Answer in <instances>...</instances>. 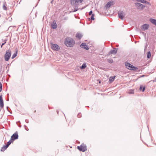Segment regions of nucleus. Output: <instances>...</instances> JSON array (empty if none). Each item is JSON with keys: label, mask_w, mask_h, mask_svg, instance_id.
Listing matches in <instances>:
<instances>
[{"label": "nucleus", "mask_w": 156, "mask_h": 156, "mask_svg": "<svg viewBox=\"0 0 156 156\" xmlns=\"http://www.w3.org/2000/svg\"><path fill=\"white\" fill-rule=\"evenodd\" d=\"M74 40L71 38L68 37L65 39V44L68 47H73L75 44Z\"/></svg>", "instance_id": "obj_1"}, {"label": "nucleus", "mask_w": 156, "mask_h": 156, "mask_svg": "<svg viewBox=\"0 0 156 156\" xmlns=\"http://www.w3.org/2000/svg\"><path fill=\"white\" fill-rule=\"evenodd\" d=\"M125 65L127 69L132 70H136L138 68L133 65L129 63L128 62H125Z\"/></svg>", "instance_id": "obj_2"}, {"label": "nucleus", "mask_w": 156, "mask_h": 156, "mask_svg": "<svg viewBox=\"0 0 156 156\" xmlns=\"http://www.w3.org/2000/svg\"><path fill=\"white\" fill-rule=\"evenodd\" d=\"M11 55V51L10 49H8L6 51L4 55V58L6 61H8Z\"/></svg>", "instance_id": "obj_3"}, {"label": "nucleus", "mask_w": 156, "mask_h": 156, "mask_svg": "<svg viewBox=\"0 0 156 156\" xmlns=\"http://www.w3.org/2000/svg\"><path fill=\"white\" fill-rule=\"evenodd\" d=\"M51 49L56 51H58L60 49L59 46L57 44H53L52 43H50Z\"/></svg>", "instance_id": "obj_4"}, {"label": "nucleus", "mask_w": 156, "mask_h": 156, "mask_svg": "<svg viewBox=\"0 0 156 156\" xmlns=\"http://www.w3.org/2000/svg\"><path fill=\"white\" fill-rule=\"evenodd\" d=\"M135 6L138 9L143 10L145 7V5L140 3L136 2L135 3Z\"/></svg>", "instance_id": "obj_5"}, {"label": "nucleus", "mask_w": 156, "mask_h": 156, "mask_svg": "<svg viewBox=\"0 0 156 156\" xmlns=\"http://www.w3.org/2000/svg\"><path fill=\"white\" fill-rule=\"evenodd\" d=\"M77 148L83 152H85L87 150V147L84 144H82L80 146H78Z\"/></svg>", "instance_id": "obj_6"}, {"label": "nucleus", "mask_w": 156, "mask_h": 156, "mask_svg": "<svg viewBox=\"0 0 156 156\" xmlns=\"http://www.w3.org/2000/svg\"><path fill=\"white\" fill-rule=\"evenodd\" d=\"M149 27V25L146 23L142 25L140 27L141 30H145L148 29Z\"/></svg>", "instance_id": "obj_7"}, {"label": "nucleus", "mask_w": 156, "mask_h": 156, "mask_svg": "<svg viewBox=\"0 0 156 156\" xmlns=\"http://www.w3.org/2000/svg\"><path fill=\"white\" fill-rule=\"evenodd\" d=\"M18 134L17 132H16L15 133L13 134L11 136V139L13 140H14L18 138Z\"/></svg>", "instance_id": "obj_8"}, {"label": "nucleus", "mask_w": 156, "mask_h": 156, "mask_svg": "<svg viewBox=\"0 0 156 156\" xmlns=\"http://www.w3.org/2000/svg\"><path fill=\"white\" fill-rule=\"evenodd\" d=\"M124 13L122 11L119 12L118 13V17L121 20H122L124 16Z\"/></svg>", "instance_id": "obj_9"}, {"label": "nucleus", "mask_w": 156, "mask_h": 156, "mask_svg": "<svg viewBox=\"0 0 156 156\" xmlns=\"http://www.w3.org/2000/svg\"><path fill=\"white\" fill-rule=\"evenodd\" d=\"M0 107L1 108L4 107V102L2 95L0 96Z\"/></svg>", "instance_id": "obj_10"}, {"label": "nucleus", "mask_w": 156, "mask_h": 156, "mask_svg": "<svg viewBox=\"0 0 156 156\" xmlns=\"http://www.w3.org/2000/svg\"><path fill=\"white\" fill-rule=\"evenodd\" d=\"M70 1L71 5L75 6L77 5L79 2L78 0H70Z\"/></svg>", "instance_id": "obj_11"}, {"label": "nucleus", "mask_w": 156, "mask_h": 156, "mask_svg": "<svg viewBox=\"0 0 156 156\" xmlns=\"http://www.w3.org/2000/svg\"><path fill=\"white\" fill-rule=\"evenodd\" d=\"M52 28L53 29H56L57 27V25L56 24V22L55 20H54L51 24Z\"/></svg>", "instance_id": "obj_12"}, {"label": "nucleus", "mask_w": 156, "mask_h": 156, "mask_svg": "<svg viewBox=\"0 0 156 156\" xmlns=\"http://www.w3.org/2000/svg\"><path fill=\"white\" fill-rule=\"evenodd\" d=\"M80 46L86 50H88L89 49L88 46L85 43H82L80 45Z\"/></svg>", "instance_id": "obj_13"}, {"label": "nucleus", "mask_w": 156, "mask_h": 156, "mask_svg": "<svg viewBox=\"0 0 156 156\" xmlns=\"http://www.w3.org/2000/svg\"><path fill=\"white\" fill-rule=\"evenodd\" d=\"M117 49L116 48H114L113 50H111L109 52V54L115 55L116 54Z\"/></svg>", "instance_id": "obj_14"}, {"label": "nucleus", "mask_w": 156, "mask_h": 156, "mask_svg": "<svg viewBox=\"0 0 156 156\" xmlns=\"http://www.w3.org/2000/svg\"><path fill=\"white\" fill-rule=\"evenodd\" d=\"M76 37L79 39L80 40L83 37V35L79 33H77L76 34Z\"/></svg>", "instance_id": "obj_15"}, {"label": "nucleus", "mask_w": 156, "mask_h": 156, "mask_svg": "<svg viewBox=\"0 0 156 156\" xmlns=\"http://www.w3.org/2000/svg\"><path fill=\"white\" fill-rule=\"evenodd\" d=\"M150 21L151 23L156 26V20L153 18H151L150 19Z\"/></svg>", "instance_id": "obj_16"}, {"label": "nucleus", "mask_w": 156, "mask_h": 156, "mask_svg": "<svg viewBox=\"0 0 156 156\" xmlns=\"http://www.w3.org/2000/svg\"><path fill=\"white\" fill-rule=\"evenodd\" d=\"M145 89V86H144L143 87L142 85H140V86L139 90L140 91H142L143 92H144Z\"/></svg>", "instance_id": "obj_17"}, {"label": "nucleus", "mask_w": 156, "mask_h": 156, "mask_svg": "<svg viewBox=\"0 0 156 156\" xmlns=\"http://www.w3.org/2000/svg\"><path fill=\"white\" fill-rule=\"evenodd\" d=\"M115 76H112V77H110V78L109 79V82L110 83H112V82L115 79Z\"/></svg>", "instance_id": "obj_18"}, {"label": "nucleus", "mask_w": 156, "mask_h": 156, "mask_svg": "<svg viewBox=\"0 0 156 156\" xmlns=\"http://www.w3.org/2000/svg\"><path fill=\"white\" fill-rule=\"evenodd\" d=\"M112 2H108L105 5V7L107 8H109L111 6V3H112Z\"/></svg>", "instance_id": "obj_19"}, {"label": "nucleus", "mask_w": 156, "mask_h": 156, "mask_svg": "<svg viewBox=\"0 0 156 156\" xmlns=\"http://www.w3.org/2000/svg\"><path fill=\"white\" fill-rule=\"evenodd\" d=\"M18 52V50H16L15 51V53H14L12 55V59H13L14 58H15L17 55Z\"/></svg>", "instance_id": "obj_20"}, {"label": "nucleus", "mask_w": 156, "mask_h": 156, "mask_svg": "<svg viewBox=\"0 0 156 156\" xmlns=\"http://www.w3.org/2000/svg\"><path fill=\"white\" fill-rule=\"evenodd\" d=\"M7 147L5 145H4L2 147L1 151H4Z\"/></svg>", "instance_id": "obj_21"}, {"label": "nucleus", "mask_w": 156, "mask_h": 156, "mask_svg": "<svg viewBox=\"0 0 156 156\" xmlns=\"http://www.w3.org/2000/svg\"><path fill=\"white\" fill-rule=\"evenodd\" d=\"M5 5H6V2H4L3 5V9L5 10H6L7 9V8L5 6Z\"/></svg>", "instance_id": "obj_22"}, {"label": "nucleus", "mask_w": 156, "mask_h": 156, "mask_svg": "<svg viewBox=\"0 0 156 156\" xmlns=\"http://www.w3.org/2000/svg\"><path fill=\"white\" fill-rule=\"evenodd\" d=\"M86 66H86V64L85 63H84L82 64V66L80 67V68L81 69H84L86 68Z\"/></svg>", "instance_id": "obj_23"}, {"label": "nucleus", "mask_w": 156, "mask_h": 156, "mask_svg": "<svg viewBox=\"0 0 156 156\" xmlns=\"http://www.w3.org/2000/svg\"><path fill=\"white\" fill-rule=\"evenodd\" d=\"M147 58H150L151 56V53L150 51L147 52Z\"/></svg>", "instance_id": "obj_24"}, {"label": "nucleus", "mask_w": 156, "mask_h": 156, "mask_svg": "<svg viewBox=\"0 0 156 156\" xmlns=\"http://www.w3.org/2000/svg\"><path fill=\"white\" fill-rule=\"evenodd\" d=\"M136 1L138 2H140L143 3H145L146 1L145 0H136Z\"/></svg>", "instance_id": "obj_25"}, {"label": "nucleus", "mask_w": 156, "mask_h": 156, "mask_svg": "<svg viewBox=\"0 0 156 156\" xmlns=\"http://www.w3.org/2000/svg\"><path fill=\"white\" fill-rule=\"evenodd\" d=\"M128 93L129 94H133L134 93V91L133 90H130L128 91Z\"/></svg>", "instance_id": "obj_26"}, {"label": "nucleus", "mask_w": 156, "mask_h": 156, "mask_svg": "<svg viewBox=\"0 0 156 156\" xmlns=\"http://www.w3.org/2000/svg\"><path fill=\"white\" fill-rule=\"evenodd\" d=\"M108 62L110 63H112L113 62V60L111 58L108 59Z\"/></svg>", "instance_id": "obj_27"}, {"label": "nucleus", "mask_w": 156, "mask_h": 156, "mask_svg": "<svg viewBox=\"0 0 156 156\" xmlns=\"http://www.w3.org/2000/svg\"><path fill=\"white\" fill-rule=\"evenodd\" d=\"M94 14H93L90 17V18H89L90 20H94Z\"/></svg>", "instance_id": "obj_28"}, {"label": "nucleus", "mask_w": 156, "mask_h": 156, "mask_svg": "<svg viewBox=\"0 0 156 156\" xmlns=\"http://www.w3.org/2000/svg\"><path fill=\"white\" fill-rule=\"evenodd\" d=\"M11 143V141L10 140H9L7 142V144L5 145L7 147H8Z\"/></svg>", "instance_id": "obj_29"}, {"label": "nucleus", "mask_w": 156, "mask_h": 156, "mask_svg": "<svg viewBox=\"0 0 156 156\" xmlns=\"http://www.w3.org/2000/svg\"><path fill=\"white\" fill-rule=\"evenodd\" d=\"M81 116H82V115H81V113H79L77 115V117L78 118H80L81 117Z\"/></svg>", "instance_id": "obj_30"}, {"label": "nucleus", "mask_w": 156, "mask_h": 156, "mask_svg": "<svg viewBox=\"0 0 156 156\" xmlns=\"http://www.w3.org/2000/svg\"><path fill=\"white\" fill-rule=\"evenodd\" d=\"M2 85L1 83L0 82V92L2 91Z\"/></svg>", "instance_id": "obj_31"}, {"label": "nucleus", "mask_w": 156, "mask_h": 156, "mask_svg": "<svg viewBox=\"0 0 156 156\" xmlns=\"http://www.w3.org/2000/svg\"><path fill=\"white\" fill-rule=\"evenodd\" d=\"M6 40L5 41L4 43H2V44L1 45V48H2V46L5 44V43H6Z\"/></svg>", "instance_id": "obj_32"}, {"label": "nucleus", "mask_w": 156, "mask_h": 156, "mask_svg": "<svg viewBox=\"0 0 156 156\" xmlns=\"http://www.w3.org/2000/svg\"><path fill=\"white\" fill-rule=\"evenodd\" d=\"M89 14L90 15H92V14H92V11L91 10L89 12Z\"/></svg>", "instance_id": "obj_33"}, {"label": "nucleus", "mask_w": 156, "mask_h": 156, "mask_svg": "<svg viewBox=\"0 0 156 156\" xmlns=\"http://www.w3.org/2000/svg\"><path fill=\"white\" fill-rule=\"evenodd\" d=\"M153 82H156V77L153 80Z\"/></svg>", "instance_id": "obj_34"}, {"label": "nucleus", "mask_w": 156, "mask_h": 156, "mask_svg": "<svg viewBox=\"0 0 156 156\" xmlns=\"http://www.w3.org/2000/svg\"><path fill=\"white\" fill-rule=\"evenodd\" d=\"M145 3H146L147 4H149V2H147V1H146V2H145Z\"/></svg>", "instance_id": "obj_35"}, {"label": "nucleus", "mask_w": 156, "mask_h": 156, "mask_svg": "<svg viewBox=\"0 0 156 156\" xmlns=\"http://www.w3.org/2000/svg\"><path fill=\"white\" fill-rule=\"evenodd\" d=\"M6 108H7V109L8 110V111L9 112V107H8V106H7Z\"/></svg>", "instance_id": "obj_36"}, {"label": "nucleus", "mask_w": 156, "mask_h": 156, "mask_svg": "<svg viewBox=\"0 0 156 156\" xmlns=\"http://www.w3.org/2000/svg\"><path fill=\"white\" fill-rule=\"evenodd\" d=\"M25 129L27 130V131H28V129L26 127H25Z\"/></svg>", "instance_id": "obj_37"}, {"label": "nucleus", "mask_w": 156, "mask_h": 156, "mask_svg": "<svg viewBox=\"0 0 156 156\" xmlns=\"http://www.w3.org/2000/svg\"><path fill=\"white\" fill-rule=\"evenodd\" d=\"M79 0V1H80V3H81L83 0Z\"/></svg>", "instance_id": "obj_38"}, {"label": "nucleus", "mask_w": 156, "mask_h": 156, "mask_svg": "<svg viewBox=\"0 0 156 156\" xmlns=\"http://www.w3.org/2000/svg\"><path fill=\"white\" fill-rule=\"evenodd\" d=\"M53 2V0H52V1H51V3H52V2Z\"/></svg>", "instance_id": "obj_39"}, {"label": "nucleus", "mask_w": 156, "mask_h": 156, "mask_svg": "<svg viewBox=\"0 0 156 156\" xmlns=\"http://www.w3.org/2000/svg\"><path fill=\"white\" fill-rule=\"evenodd\" d=\"M77 10V9H75L74 11L76 12Z\"/></svg>", "instance_id": "obj_40"}, {"label": "nucleus", "mask_w": 156, "mask_h": 156, "mask_svg": "<svg viewBox=\"0 0 156 156\" xmlns=\"http://www.w3.org/2000/svg\"><path fill=\"white\" fill-rule=\"evenodd\" d=\"M57 112L58 114V110H57Z\"/></svg>", "instance_id": "obj_41"}, {"label": "nucleus", "mask_w": 156, "mask_h": 156, "mask_svg": "<svg viewBox=\"0 0 156 156\" xmlns=\"http://www.w3.org/2000/svg\"><path fill=\"white\" fill-rule=\"evenodd\" d=\"M1 68L0 69V72H1Z\"/></svg>", "instance_id": "obj_42"}, {"label": "nucleus", "mask_w": 156, "mask_h": 156, "mask_svg": "<svg viewBox=\"0 0 156 156\" xmlns=\"http://www.w3.org/2000/svg\"><path fill=\"white\" fill-rule=\"evenodd\" d=\"M9 98H8V99H7V101H9Z\"/></svg>", "instance_id": "obj_43"}, {"label": "nucleus", "mask_w": 156, "mask_h": 156, "mask_svg": "<svg viewBox=\"0 0 156 156\" xmlns=\"http://www.w3.org/2000/svg\"><path fill=\"white\" fill-rule=\"evenodd\" d=\"M19 127H21V126H19Z\"/></svg>", "instance_id": "obj_44"}, {"label": "nucleus", "mask_w": 156, "mask_h": 156, "mask_svg": "<svg viewBox=\"0 0 156 156\" xmlns=\"http://www.w3.org/2000/svg\"><path fill=\"white\" fill-rule=\"evenodd\" d=\"M24 127H27V126H25H25H24Z\"/></svg>", "instance_id": "obj_45"}, {"label": "nucleus", "mask_w": 156, "mask_h": 156, "mask_svg": "<svg viewBox=\"0 0 156 156\" xmlns=\"http://www.w3.org/2000/svg\"><path fill=\"white\" fill-rule=\"evenodd\" d=\"M147 48V47H145V48Z\"/></svg>", "instance_id": "obj_46"}]
</instances>
